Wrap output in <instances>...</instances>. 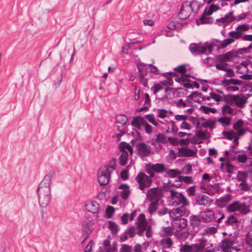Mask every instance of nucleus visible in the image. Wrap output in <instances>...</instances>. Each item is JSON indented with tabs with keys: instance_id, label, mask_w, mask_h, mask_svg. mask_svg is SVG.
<instances>
[{
	"instance_id": "1",
	"label": "nucleus",
	"mask_w": 252,
	"mask_h": 252,
	"mask_svg": "<svg viewBox=\"0 0 252 252\" xmlns=\"http://www.w3.org/2000/svg\"><path fill=\"white\" fill-rule=\"evenodd\" d=\"M51 176L46 175L40 182L37 189L38 203L41 207H46L50 202L51 198L50 185Z\"/></svg>"
},
{
	"instance_id": "2",
	"label": "nucleus",
	"mask_w": 252,
	"mask_h": 252,
	"mask_svg": "<svg viewBox=\"0 0 252 252\" xmlns=\"http://www.w3.org/2000/svg\"><path fill=\"white\" fill-rule=\"evenodd\" d=\"M199 7L198 3L195 0L186 1L182 4L180 12L178 14L181 19H186L189 17L191 12H196Z\"/></svg>"
},
{
	"instance_id": "3",
	"label": "nucleus",
	"mask_w": 252,
	"mask_h": 252,
	"mask_svg": "<svg viewBox=\"0 0 252 252\" xmlns=\"http://www.w3.org/2000/svg\"><path fill=\"white\" fill-rule=\"evenodd\" d=\"M166 190L170 192V202L172 205H189V201L182 192L170 188L166 189Z\"/></svg>"
},
{
	"instance_id": "4",
	"label": "nucleus",
	"mask_w": 252,
	"mask_h": 252,
	"mask_svg": "<svg viewBox=\"0 0 252 252\" xmlns=\"http://www.w3.org/2000/svg\"><path fill=\"white\" fill-rule=\"evenodd\" d=\"M85 208L88 212L93 214L92 219L90 217L88 218V224H94L98 220V213L101 210L100 205L95 201H91L86 203Z\"/></svg>"
},
{
	"instance_id": "5",
	"label": "nucleus",
	"mask_w": 252,
	"mask_h": 252,
	"mask_svg": "<svg viewBox=\"0 0 252 252\" xmlns=\"http://www.w3.org/2000/svg\"><path fill=\"white\" fill-rule=\"evenodd\" d=\"M227 211L231 213L237 211L242 215H247L251 212L250 205L239 200H235L230 204Z\"/></svg>"
},
{
	"instance_id": "6",
	"label": "nucleus",
	"mask_w": 252,
	"mask_h": 252,
	"mask_svg": "<svg viewBox=\"0 0 252 252\" xmlns=\"http://www.w3.org/2000/svg\"><path fill=\"white\" fill-rule=\"evenodd\" d=\"M236 237L229 235L220 243V247L223 252H238V249L235 246L236 243Z\"/></svg>"
},
{
	"instance_id": "7",
	"label": "nucleus",
	"mask_w": 252,
	"mask_h": 252,
	"mask_svg": "<svg viewBox=\"0 0 252 252\" xmlns=\"http://www.w3.org/2000/svg\"><path fill=\"white\" fill-rule=\"evenodd\" d=\"M200 243L189 245L185 243L180 249V252H203L205 249V243L206 240L202 238L199 239Z\"/></svg>"
},
{
	"instance_id": "8",
	"label": "nucleus",
	"mask_w": 252,
	"mask_h": 252,
	"mask_svg": "<svg viewBox=\"0 0 252 252\" xmlns=\"http://www.w3.org/2000/svg\"><path fill=\"white\" fill-rule=\"evenodd\" d=\"M189 49L192 54L197 55L204 54L207 51L210 53L212 52L213 46L212 44L208 43H205L203 45L193 43L190 44Z\"/></svg>"
},
{
	"instance_id": "9",
	"label": "nucleus",
	"mask_w": 252,
	"mask_h": 252,
	"mask_svg": "<svg viewBox=\"0 0 252 252\" xmlns=\"http://www.w3.org/2000/svg\"><path fill=\"white\" fill-rule=\"evenodd\" d=\"M111 171L108 166H102L98 171L97 182L100 186H105L110 179Z\"/></svg>"
},
{
	"instance_id": "10",
	"label": "nucleus",
	"mask_w": 252,
	"mask_h": 252,
	"mask_svg": "<svg viewBox=\"0 0 252 252\" xmlns=\"http://www.w3.org/2000/svg\"><path fill=\"white\" fill-rule=\"evenodd\" d=\"M136 181L139 184V188L141 190L150 186L152 183V179L148 175L143 172L139 173L135 178Z\"/></svg>"
},
{
	"instance_id": "11",
	"label": "nucleus",
	"mask_w": 252,
	"mask_h": 252,
	"mask_svg": "<svg viewBox=\"0 0 252 252\" xmlns=\"http://www.w3.org/2000/svg\"><path fill=\"white\" fill-rule=\"evenodd\" d=\"M187 220L185 219H175L172 223L174 229V235L180 238L183 236V233L181 232L182 229L187 226Z\"/></svg>"
},
{
	"instance_id": "12",
	"label": "nucleus",
	"mask_w": 252,
	"mask_h": 252,
	"mask_svg": "<svg viewBox=\"0 0 252 252\" xmlns=\"http://www.w3.org/2000/svg\"><path fill=\"white\" fill-rule=\"evenodd\" d=\"M147 197L149 200L158 202L162 197L161 190L158 188H154L149 189Z\"/></svg>"
},
{
	"instance_id": "13",
	"label": "nucleus",
	"mask_w": 252,
	"mask_h": 252,
	"mask_svg": "<svg viewBox=\"0 0 252 252\" xmlns=\"http://www.w3.org/2000/svg\"><path fill=\"white\" fill-rule=\"evenodd\" d=\"M188 205H180L176 209L171 210L169 212V216L172 219H179L180 217L184 216L187 212L186 207Z\"/></svg>"
},
{
	"instance_id": "14",
	"label": "nucleus",
	"mask_w": 252,
	"mask_h": 252,
	"mask_svg": "<svg viewBox=\"0 0 252 252\" xmlns=\"http://www.w3.org/2000/svg\"><path fill=\"white\" fill-rule=\"evenodd\" d=\"M136 148L138 154L141 157L148 156L151 153V148L144 143H140L137 144Z\"/></svg>"
},
{
	"instance_id": "15",
	"label": "nucleus",
	"mask_w": 252,
	"mask_h": 252,
	"mask_svg": "<svg viewBox=\"0 0 252 252\" xmlns=\"http://www.w3.org/2000/svg\"><path fill=\"white\" fill-rule=\"evenodd\" d=\"M219 9V8L216 5L212 4L210 6V7L207 11V13L205 11L204 13L202 14L200 18V21L202 24H205L209 22L208 18H207V16L211 15L214 12H215Z\"/></svg>"
},
{
	"instance_id": "16",
	"label": "nucleus",
	"mask_w": 252,
	"mask_h": 252,
	"mask_svg": "<svg viewBox=\"0 0 252 252\" xmlns=\"http://www.w3.org/2000/svg\"><path fill=\"white\" fill-rule=\"evenodd\" d=\"M119 189L121 190L120 195L124 200H126L130 194L129 187L126 184H123L119 186Z\"/></svg>"
},
{
	"instance_id": "17",
	"label": "nucleus",
	"mask_w": 252,
	"mask_h": 252,
	"mask_svg": "<svg viewBox=\"0 0 252 252\" xmlns=\"http://www.w3.org/2000/svg\"><path fill=\"white\" fill-rule=\"evenodd\" d=\"M196 201L199 205H204L206 207L210 205L213 200L204 194H199L196 197Z\"/></svg>"
},
{
	"instance_id": "18",
	"label": "nucleus",
	"mask_w": 252,
	"mask_h": 252,
	"mask_svg": "<svg viewBox=\"0 0 252 252\" xmlns=\"http://www.w3.org/2000/svg\"><path fill=\"white\" fill-rule=\"evenodd\" d=\"M231 100L239 108H243L247 101V98L239 95H233L231 96Z\"/></svg>"
},
{
	"instance_id": "19",
	"label": "nucleus",
	"mask_w": 252,
	"mask_h": 252,
	"mask_svg": "<svg viewBox=\"0 0 252 252\" xmlns=\"http://www.w3.org/2000/svg\"><path fill=\"white\" fill-rule=\"evenodd\" d=\"M232 52H228L224 54L219 55L216 57V60L220 63H225L231 61L234 58Z\"/></svg>"
},
{
	"instance_id": "20",
	"label": "nucleus",
	"mask_w": 252,
	"mask_h": 252,
	"mask_svg": "<svg viewBox=\"0 0 252 252\" xmlns=\"http://www.w3.org/2000/svg\"><path fill=\"white\" fill-rule=\"evenodd\" d=\"M179 156L181 157H193L196 153L187 147L180 148L178 150Z\"/></svg>"
},
{
	"instance_id": "21",
	"label": "nucleus",
	"mask_w": 252,
	"mask_h": 252,
	"mask_svg": "<svg viewBox=\"0 0 252 252\" xmlns=\"http://www.w3.org/2000/svg\"><path fill=\"white\" fill-rule=\"evenodd\" d=\"M243 126L244 122L241 120H238L233 125V127L235 130H236L237 134L238 136H242L246 132L244 129L242 128Z\"/></svg>"
},
{
	"instance_id": "22",
	"label": "nucleus",
	"mask_w": 252,
	"mask_h": 252,
	"mask_svg": "<svg viewBox=\"0 0 252 252\" xmlns=\"http://www.w3.org/2000/svg\"><path fill=\"white\" fill-rule=\"evenodd\" d=\"M214 216L213 212L208 210L201 213L200 214V220L204 222H210L213 220Z\"/></svg>"
},
{
	"instance_id": "23",
	"label": "nucleus",
	"mask_w": 252,
	"mask_h": 252,
	"mask_svg": "<svg viewBox=\"0 0 252 252\" xmlns=\"http://www.w3.org/2000/svg\"><path fill=\"white\" fill-rule=\"evenodd\" d=\"M213 99L217 102H219L222 100L223 98L222 96L220 94H217L215 92H211L208 95H204L203 97V100H210Z\"/></svg>"
},
{
	"instance_id": "24",
	"label": "nucleus",
	"mask_w": 252,
	"mask_h": 252,
	"mask_svg": "<svg viewBox=\"0 0 252 252\" xmlns=\"http://www.w3.org/2000/svg\"><path fill=\"white\" fill-rule=\"evenodd\" d=\"M235 20V17L233 15V13L230 12L226 14L223 17L217 19V22L222 23L224 24H227Z\"/></svg>"
},
{
	"instance_id": "25",
	"label": "nucleus",
	"mask_w": 252,
	"mask_h": 252,
	"mask_svg": "<svg viewBox=\"0 0 252 252\" xmlns=\"http://www.w3.org/2000/svg\"><path fill=\"white\" fill-rule=\"evenodd\" d=\"M136 223L138 229H146L148 223L146 221L145 216L143 214H140L137 219Z\"/></svg>"
},
{
	"instance_id": "26",
	"label": "nucleus",
	"mask_w": 252,
	"mask_h": 252,
	"mask_svg": "<svg viewBox=\"0 0 252 252\" xmlns=\"http://www.w3.org/2000/svg\"><path fill=\"white\" fill-rule=\"evenodd\" d=\"M145 119L142 117H133L131 121V125L138 129H140Z\"/></svg>"
},
{
	"instance_id": "27",
	"label": "nucleus",
	"mask_w": 252,
	"mask_h": 252,
	"mask_svg": "<svg viewBox=\"0 0 252 252\" xmlns=\"http://www.w3.org/2000/svg\"><path fill=\"white\" fill-rule=\"evenodd\" d=\"M211 178L207 173H205L202 176L201 183L200 184V188L204 189L206 188L210 187L212 184L210 183Z\"/></svg>"
},
{
	"instance_id": "28",
	"label": "nucleus",
	"mask_w": 252,
	"mask_h": 252,
	"mask_svg": "<svg viewBox=\"0 0 252 252\" xmlns=\"http://www.w3.org/2000/svg\"><path fill=\"white\" fill-rule=\"evenodd\" d=\"M204 192L210 195H214L219 191L220 188L219 187L218 184L214 183L213 185H212L209 188H206L205 189Z\"/></svg>"
},
{
	"instance_id": "29",
	"label": "nucleus",
	"mask_w": 252,
	"mask_h": 252,
	"mask_svg": "<svg viewBox=\"0 0 252 252\" xmlns=\"http://www.w3.org/2000/svg\"><path fill=\"white\" fill-rule=\"evenodd\" d=\"M221 85L224 87L230 86V85H241L243 84V81L235 79H224L221 81Z\"/></svg>"
},
{
	"instance_id": "30",
	"label": "nucleus",
	"mask_w": 252,
	"mask_h": 252,
	"mask_svg": "<svg viewBox=\"0 0 252 252\" xmlns=\"http://www.w3.org/2000/svg\"><path fill=\"white\" fill-rule=\"evenodd\" d=\"M243 69V71L246 73H252V62L250 61L242 62L240 64V69Z\"/></svg>"
},
{
	"instance_id": "31",
	"label": "nucleus",
	"mask_w": 252,
	"mask_h": 252,
	"mask_svg": "<svg viewBox=\"0 0 252 252\" xmlns=\"http://www.w3.org/2000/svg\"><path fill=\"white\" fill-rule=\"evenodd\" d=\"M223 135L228 139L232 140L234 139V143L236 144H238L239 137L236 136V133L233 130L230 131H223Z\"/></svg>"
},
{
	"instance_id": "32",
	"label": "nucleus",
	"mask_w": 252,
	"mask_h": 252,
	"mask_svg": "<svg viewBox=\"0 0 252 252\" xmlns=\"http://www.w3.org/2000/svg\"><path fill=\"white\" fill-rule=\"evenodd\" d=\"M120 149L121 152L126 151L130 153L131 155L133 154V149L131 146L125 142H122L120 144Z\"/></svg>"
},
{
	"instance_id": "33",
	"label": "nucleus",
	"mask_w": 252,
	"mask_h": 252,
	"mask_svg": "<svg viewBox=\"0 0 252 252\" xmlns=\"http://www.w3.org/2000/svg\"><path fill=\"white\" fill-rule=\"evenodd\" d=\"M176 105L178 107H192V103L189 101L188 100H186L185 101L183 100L182 99H180L178 101L175 102Z\"/></svg>"
},
{
	"instance_id": "34",
	"label": "nucleus",
	"mask_w": 252,
	"mask_h": 252,
	"mask_svg": "<svg viewBox=\"0 0 252 252\" xmlns=\"http://www.w3.org/2000/svg\"><path fill=\"white\" fill-rule=\"evenodd\" d=\"M137 68L140 74V75L147 76V70L149 68L148 64H145L144 63H139L137 64Z\"/></svg>"
},
{
	"instance_id": "35",
	"label": "nucleus",
	"mask_w": 252,
	"mask_h": 252,
	"mask_svg": "<svg viewBox=\"0 0 252 252\" xmlns=\"http://www.w3.org/2000/svg\"><path fill=\"white\" fill-rule=\"evenodd\" d=\"M160 244L163 248L169 249L173 245V242L171 238H165L160 241Z\"/></svg>"
},
{
	"instance_id": "36",
	"label": "nucleus",
	"mask_w": 252,
	"mask_h": 252,
	"mask_svg": "<svg viewBox=\"0 0 252 252\" xmlns=\"http://www.w3.org/2000/svg\"><path fill=\"white\" fill-rule=\"evenodd\" d=\"M127 121V118L124 115H119L116 117V122L121 126L126 125Z\"/></svg>"
},
{
	"instance_id": "37",
	"label": "nucleus",
	"mask_w": 252,
	"mask_h": 252,
	"mask_svg": "<svg viewBox=\"0 0 252 252\" xmlns=\"http://www.w3.org/2000/svg\"><path fill=\"white\" fill-rule=\"evenodd\" d=\"M128 156V154L126 151L122 152V154L119 157V162L121 165L124 166L126 164Z\"/></svg>"
},
{
	"instance_id": "38",
	"label": "nucleus",
	"mask_w": 252,
	"mask_h": 252,
	"mask_svg": "<svg viewBox=\"0 0 252 252\" xmlns=\"http://www.w3.org/2000/svg\"><path fill=\"white\" fill-rule=\"evenodd\" d=\"M155 141L157 143L165 144L168 142L166 136L163 133H158L157 135Z\"/></svg>"
},
{
	"instance_id": "39",
	"label": "nucleus",
	"mask_w": 252,
	"mask_h": 252,
	"mask_svg": "<svg viewBox=\"0 0 252 252\" xmlns=\"http://www.w3.org/2000/svg\"><path fill=\"white\" fill-rule=\"evenodd\" d=\"M204 95L200 93L194 92L191 94L190 95L187 96V98H190L194 99L195 101H199L200 99L201 98L203 100V97Z\"/></svg>"
},
{
	"instance_id": "40",
	"label": "nucleus",
	"mask_w": 252,
	"mask_h": 252,
	"mask_svg": "<svg viewBox=\"0 0 252 252\" xmlns=\"http://www.w3.org/2000/svg\"><path fill=\"white\" fill-rule=\"evenodd\" d=\"M158 207V203L157 201H153L152 202L149 207H148V212L149 214L152 215L154 214L157 210Z\"/></svg>"
},
{
	"instance_id": "41",
	"label": "nucleus",
	"mask_w": 252,
	"mask_h": 252,
	"mask_svg": "<svg viewBox=\"0 0 252 252\" xmlns=\"http://www.w3.org/2000/svg\"><path fill=\"white\" fill-rule=\"evenodd\" d=\"M228 35L231 37V38H233L234 39H238L240 38H242L243 36L242 32H240V31H237L236 30L234 31H231L228 32Z\"/></svg>"
},
{
	"instance_id": "42",
	"label": "nucleus",
	"mask_w": 252,
	"mask_h": 252,
	"mask_svg": "<svg viewBox=\"0 0 252 252\" xmlns=\"http://www.w3.org/2000/svg\"><path fill=\"white\" fill-rule=\"evenodd\" d=\"M108 228L112 231V234H115L119 230L118 225L112 221H109L108 224Z\"/></svg>"
},
{
	"instance_id": "43",
	"label": "nucleus",
	"mask_w": 252,
	"mask_h": 252,
	"mask_svg": "<svg viewBox=\"0 0 252 252\" xmlns=\"http://www.w3.org/2000/svg\"><path fill=\"white\" fill-rule=\"evenodd\" d=\"M200 110L207 114H210L211 113H216L217 112V109L216 108L209 107L206 106H201L200 107Z\"/></svg>"
},
{
	"instance_id": "44",
	"label": "nucleus",
	"mask_w": 252,
	"mask_h": 252,
	"mask_svg": "<svg viewBox=\"0 0 252 252\" xmlns=\"http://www.w3.org/2000/svg\"><path fill=\"white\" fill-rule=\"evenodd\" d=\"M234 39L233 38H228L223 40L221 43L219 44L220 48H224L227 46L232 44L234 42Z\"/></svg>"
},
{
	"instance_id": "45",
	"label": "nucleus",
	"mask_w": 252,
	"mask_h": 252,
	"mask_svg": "<svg viewBox=\"0 0 252 252\" xmlns=\"http://www.w3.org/2000/svg\"><path fill=\"white\" fill-rule=\"evenodd\" d=\"M248 172L247 171H239L237 173V177L239 181H247V179L248 176Z\"/></svg>"
},
{
	"instance_id": "46",
	"label": "nucleus",
	"mask_w": 252,
	"mask_h": 252,
	"mask_svg": "<svg viewBox=\"0 0 252 252\" xmlns=\"http://www.w3.org/2000/svg\"><path fill=\"white\" fill-rule=\"evenodd\" d=\"M165 171L166 173L172 178H175L179 176L181 174V172L177 169H165Z\"/></svg>"
},
{
	"instance_id": "47",
	"label": "nucleus",
	"mask_w": 252,
	"mask_h": 252,
	"mask_svg": "<svg viewBox=\"0 0 252 252\" xmlns=\"http://www.w3.org/2000/svg\"><path fill=\"white\" fill-rule=\"evenodd\" d=\"M222 113L223 115L225 114H232L234 112V110L229 105L227 104L223 105L221 108Z\"/></svg>"
},
{
	"instance_id": "48",
	"label": "nucleus",
	"mask_w": 252,
	"mask_h": 252,
	"mask_svg": "<svg viewBox=\"0 0 252 252\" xmlns=\"http://www.w3.org/2000/svg\"><path fill=\"white\" fill-rule=\"evenodd\" d=\"M151 169L157 172H161L165 170L163 165L159 163L153 164L151 166Z\"/></svg>"
},
{
	"instance_id": "49",
	"label": "nucleus",
	"mask_w": 252,
	"mask_h": 252,
	"mask_svg": "<svg viewBox=\"0 0 252 252\" xmlns=\"http://www.w3.org/2000/svg\"><path fill=\"white\" fill-rule=\"evenodd\" d=\"M178 180L180 182H184L187 184H191L193 183V180L191 177L179 176Z\"/></svg>"
},
{
	"instance_id": "50",
	"label": "nucleus",
	"mask_w": 252,
	"mask_h": 252,
	"mask_svg": "<svg viewBox=\"0 0 252 252\" xmlns=\"http://www.w3.org/2000/svg\"><path fill=\"white\" fill-rule=\"evenodd\" d=\"M157 116L161 119H164L167 116V111L164 109L157 110Z\"/></svg>"
},
{
	"instance_id": "51",
	"label": "nucleus",
	"mask_w": 252,
	"mask_h": 252,
	"mask_svg": "<svg viewBox=\"0 0 252 252\" xmlns=\"http://www.w3.org/2000/svg\"><path fill=\"white\" fill-rule=\"evenodd\" d=\"M145 118L152 124L155 126H158V124L156 121L155 116L153 114H148L145 116Z\"/></svg>"
},
{
	"instance_id": "52",
	"label": "nucleus",
	"mask_w": 252,
	"mask_h": 252,
	"mask_svg": "<svg viewBox=\"0 0 252 252\" xmlns=\"http://www.w3.org/2000/svg\"><path fill=\"white\" fill-rule=\"evenodd\" d=\"M216 67L217 69L225 71L228 67V64L226 63H216Z\"/></svg>"
},
{
	"instance_id": "53",
	"label": "nucleus",
	"mask_w": 252,
	"mask_h": 252,
	"mask_svg": "<svg viewBox=\"0 0 252 252\" xmlns=\"http://www.w3.org/2000/svg\"><path fill=\"white\" fill-rule=\"evenodd\" d=\"M196 135L197 137L200 139H208L209 137L208 133L207 132L201 130H198L196 133Z\"/></svg>"
},
{
	"instance_id": "54",
	"label": "nucleus",
	"mask_w": 252,
	"mask_h": 252,
	"mask_svg": "<svg viewBox=\"0 0 252 252\" xmlns=\"http://www.w3.org/2000/svg\"><path fill=\"white\" fill-rule=\"evenodd\" d=\"M238 222V219L236 217L233 215L228 216L225 221V224L228 225H232L233 223H236Z\"/></svg>"
},
{
	"instance_id": "55",
	"label": "nucleus",
	"mask_w": 252,
	"mask_h": 252,
	"mask_svg": "<svg viewBox=\"0 0 252 252\" xmlns=\"http://www.w3.org/2000/svg\"><path fill=\"white\" fill-rule=\"evenodd\" d=\"M217 231V228L212 226L210 227H207L204 230L203 234L206 235H211L214 234Z\"/></svg>"
},
{
	"instance_id": "56",
	"label": "nucleus",
	"mask_w": 252,
	"mask_h": 252,
	"mask_svg": "<svg viewBox=\"0 0 252 252\" xmlns=\"http://www.w3.org/2000/svg\"><path fill=\"white\" fill-rule=\"evenodd\" d=\"M94 243L90 241L85 248V252H94Z\"/></svg>"
},
{
	"instance_id": "57",
	"label": "nucleus",
	"mask_w": 252,
	"mask_h": 252,
	"mask_svg": "<svg viewBox=\"0 0 252 252\" xmlns=\"http://www.w3.org/2000/svg\"><path fill=\"white\" fill-rule=\"evenodd\" d=\"M163 89V87L159 84L155 83L154 84L151 90L154 94H156L159 91Z\"/></svg>"
},
{
	"instance_id": "58",
	"label": "nucleus",
	"mask_w": 252,
	"mask_h": 252,
	"mask_svg": "<svg viewBox=\"0 0 252 252\" xmlns=\"http://www.w3.org/2000/svg\"><path fill=\"white\" fill-rule=\"evenodd\" d=\"M190 221L191 225L194 227H197L199 225V219L195 216L190 217Z\"/></svg>"
},
{
	"instance_id": "59",
	"label": "nucleus",
	"mask_w": 252,
	"mask_h": 252,
	"mask_svg": "<svg viewBox=\"0 0 252 252\" xmlns=\"http://www.w3.org/2000/svg\"><path fill=\"white\" fill-rule=\"evenodd\" d=\"M93 225H88V218L87 219L86 221V224L84 225L83 227V230L84 232H85L88 235H89L91 233L93 227H92Z\"/></svg>"
},
{
	"instance_id": "60",
	"label": "nucleus",
	"mask_w": 252,
	"mask_h": 252,
	"mask_svg": "<svg viewBox=\"0 0 252 252\" xmlns=\"http://www.w3.org/2000/svg\"><path fill=\"white\" fill-rule=\"evenodd\" d=\"M237 159L240 163H245L248 160V157L246 154H240L238 155Z\"/></svg>"
},
{
	"instance_id": "61",
	"label": "nucleus",
	"mask_w": 252,
	"mask_h": 252,
	"mask_svg": "<svg viewBox=\"0 0 252 252\" xmlns=\"http://www.w3.org/2000/svg\"><path fill=\"white\" fill-rule=\"evenodd\" d=\"M163 233L167 235V236H170V235H171L173 233V232H174L175 230H174V229L172 226H168V227H165L164 229H163Z\"/></svg>"
},
{
	"instance_id": "62",
	"label": "nucleus",
	"mask_w": 252,
	"mask_h": 252,
	"mask_svg": "<svg viewBox=\"0 0 252 252\" xmlns=\"http://www.w3.org/2000/svg\"><path fill=\"white\" fill-rule=\"evenodd\" d=\"M250 29V26L247 24H243L241 25L238 26L236 30L238 31H240V32H245L248 31Z\"/></svg>"
},
{
	"instance_id": "63",
	"label": "nucleus",
	"mask_w": 252,
	"mask_h": 252,
	"mask_svg": "<svg viewBox=\"0 0 252 252\" xmlns=\"http://www.w3.org/2000/svg\"><path fill=\"white\" fill-rule=\"evenodd\" d=\"M225 170L227 173H232L235 170V167L227 163L225 165Z\"/></svg>"
},
{
	"instance_id": "64",
	"label": "nucleus",
	"mask_w": 252,
	"mask_h": 252,
	"mask_svg": "<svg viewBox=\"0 0 252 252\" xmlns=\"http://www.w3.org/2000/svg\"><path fill=\"white\" fill-rule=\"evenodd\" d=\"M245 241L248 245L252 247V233H249L246 235Z\"/></svg>"
}]
</instances>
